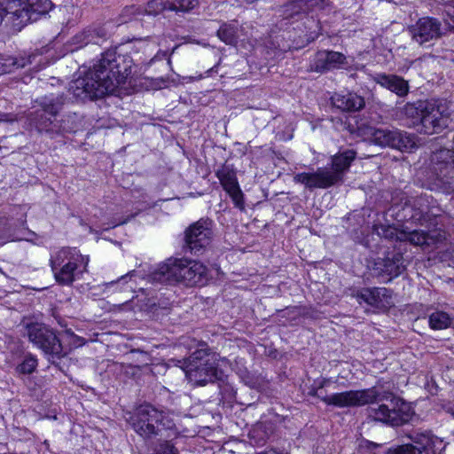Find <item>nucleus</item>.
Wrapping results in <instances>:
<instances>
[{
  "label": "nucleus",
  "instance_id": "nucleus-30",
  "mask_svg": "<svg viewBox=\"0 0 454 454\" xmlns=\"http://www.w3.org/2000/svg\"><path fill=\"white\" fill-rule=\"evenodd\" d=\"M306 317L304 309L299 307L287 308L282 311V317H286L291 324H298L301 317Z\"/></svg>",
  "mask_w": 454,
  "mask_h": 454
},
{
  "label": "nucleus",
  "instance_id": "nucleus-12",
  "mask_svg": "<svg viewBox=\"0 0 454 454\" xmlns=\"http://www.w3.org/2000/svg\"><path fill=\"white\" fill-rule=\"evenodd\" d=\"M213 223L208 219H200L185 231V243L193 254L203 251L213 239Z\"/></svg>",
  "mask_w": 454,
  "mask_h": 454
},
{
  "label": "nucleus",
  "instance_id": "nucleus-31",
  "mask_svg": "<svg viewBox=\"0 0 454 454\" xmlns=\"http://www.w3.org/2000/svg\"><path fill=\"white\" fill-rule=\"evenodd\" d=\"M375 81L380 86L388 89L390 91L397 93V79L395 75L378 74Z\"/></svg>",
  "mask_w": 454,
  "mask_h": 454
},
{
  "label": "nucleus",
  "instance_id": "nucleus-41",
  "mask_svg": "<svg viewBox=\"0 0 454 454\" xmlns=\"http://www.w3.org/2000/svg\"><path fill=\"white\" fill-rule=\"evenodd\" d=\"M12 240H13V239H12V238L8 237V238H6L5 239H4V240L0 241V245H1V244L5 243V242H7V241H12Z\"/></svg>",
  "mask_w": 454,
  "mask_h": 454
},
{
  "label": "nucleus",
  "instance_id": "nucleus-17",
  "mask_svg": "<svg viewBox=\"0 0 454 454\" xmlns=\"http://www.w3.org/2000/svg\"><path fill=\"white\" fill-rule=\"evenodd\" d=\"M407 439L419 444L420 450H423V454H441L445 448L440 438L429 434L419 433L415 430L409 432Z\"/></svg>",
  "mask_w": 454,
  "mask_h": 454
},
{
  "label": "nucleus",
  "instance_id": "nucleus-18",
  "mask_svg": "<svg viewBox=\"0 0 454 454\" xmlns=\"http://www.w3.org/2000/svg\"><path fill=\"white\" fill-rule=\"evenodd\" d=\"M362 135L366 136L372 142L380 146L395 147V134L392 131L375 129L371 126L364 128L359 127Z\"/></svg>",
  "mask_w": 454,
  "mask_h": 454
},
{
  "label": "nucleus",
  "instance_id": "nucleus-32",
  "mask_svg": "<svg viewBox=\"0 0 454 454\" xmlns=\"http://www.w3.org/2000/svg\"><path fill=\"white\" fill-rule=\"evenodd\" d=\"M36 366L37 360L32 356H27L17 366L16 371L20 374H30L35 370Z\"/></svg>",
  "mask_w": 454,
  "mask_h": 454
},
{
  "label": "nucleus",
  "instance_id": "nucleus-6",
  "mask_svg": "<svg viewBox=\"0 0 454 454\" xmlns=\"http://www.w3.org/2000/svg\"><path fill=\"white\" fill-rule=\"evenodd\" d=\"M324 387L325 381H323L317 389L310 391V395L320 398L327 405H333L338 408L364 406L379 401L390 399L391 402H393L394 400V395L392 393L383 394L376 387L363 390H349L330 395H322L320 389Z\"/></svg>",
  "mask_w": 454,
  "mask_h": 454
},
{
  "label": "nucleus",
  "instance_id": "nucleus-27",
  "mask_svg": "<svg viewBox=\"0 0 454 454\" xmlns=\"http://www.w3.org/2000/svg\"><path fill=\"white\" fill-rule=\"evenodd\" d=\"M357 300L361 303L362 301L378 307L381 301L380 292L377 287L364 288L357 295Z\"/></svg>",
  "mask_w": 454,
  "mask_h": 454
},
{
  "label": "nucleus",
  "instance_id": "nucleus-22",
  "mask_svg": "<svg viewBox=\"0 0 454 454\" xmlns=\"http://www.w3.org/2000/svg\"><path fill=\"white\" fill-rule=\"evenodd\" d=\"M31 63V57L26 59L24 58L17 59L12 56H0V75L11 73L18 68L25 67Z\"/></svg>",
  "mask_w": 454,
  "mask_h": 454
},
{
  "label": "nucleus",
  "instance_id": "nucleus-40",
  "mask_svg": "<svg viewBox=\"0 0 454 454\" xmlns=\"http://www.w3.org/2000/svg\"><path fill=\"white\" fill-rule=\"evenodd\" d=\"M257 454H281V453L273 449H270V450H266L264 451L259 452Z\"/></svg>",
  "mask_w": 454,
  "mask_h": 454
},
{
  "label": "nucleus",
  "instance_id": "nucleus-21",
  "mask_svg": "<svg viewBox=\"0 0 454 454\" xmlns=\"http://www.w3.org/2000/svg\"><path fill=\"white\" fill-rule=\"evenodd\" d=\"M403 239L408 240L410 243L421 247L424 249L434 243L433 237L420 231H414L409 234H405L399 230V241Z\"/></svg>",
  "mask_w": 454,
  "mask_h": 454
},
{
  "label": "nucleus",
  "instance_id": "nucleus-8",
  "mask_svg": "<svg viewBox=\"0 0 454 454\" xmlns=\"http://www.w3.org/2000/svg\"><path fill=\"white\" fill-rule=\"evenodd\" d=\"M20 325L27 336L36 348L43 350L52 358L59 359L66 355L59 339L52 329L43 323L33 321L31 318H24Z\"/></svg>",
  "mask_w": 454,
  "mask_h": 454
},
{
  "label": "nucleus",
  "instance_id": "nucleus-38",
  "mask_svg": "<svg viewBox=\"0 0 454 454\" xmlns=\"http://www.w3.org/2000/svg\"><path fill=\"white\" fill-rule=\"evenodd\" d=\"M66 333L74 339L73 344L76 347L82 346L85 343L84 340L75 335L71 330H67Z\"/></svg>",
  "mask_w": 454,
  "mask_h": 454
},
{
  "label": "nucleus",
  "instance_id": "nucleus-37",
  "mask_svg": "<svg viewBox=\"0 0 454 454\" xmlns=\"http://www.w3.org/2000/svg\"><path fill=\"white\" fill-rule=\"evenodd\" d=\"M408 90V82L399 77V97L405 96Z\"/></svg>",
  "mask_w": 454,
  "mask_h": 454
},
{
  "label": "nucleus",
  "instance_id": "nucleus-26",
  "mask_svg": "<svg viewBox=\"0 0 454 454\" xmlns=\"http://www.w3.org/2000/svg\"><path fill=\"white\" fill-rule=\"evenodd\" d=\"M418 419L412 404L399 397V426Z\"/></svg>",
  "mask_w": 454,
  "mask_h": 454
},
{
  "label": "nucleus",
  "instance_id": "nucleus-14",
  "mask_svg": "<svg viewBox=\"0 0 454 454\" xmlns=\"http://www.w3.org/2000/svg\"><path fill=\"white\" fill-rule=\"evenodd\" d=\"M410 33L413 40L422 45L441 37L442 35V24L437 19L424 17L410 27Z\"/></svg>",
  "mask_w": 454,
  "mask_h": 454
},
{
  "label": "nucleus",
  "instance_id": "nucleus-25",
  "mask_svg": "<svg viewBox=\"0 0 454 454\" xmlns=\"http://www.w3.org/2000/svg\"><path fill=\"white\" fill-rule=\"evenodd\" d=\"M409 432L402 430L399 431V454H423V450H420L419 444L407 439Z\"/></svg>",
  "mask_w": 454,
  "mask_h": 454
},
{
  "label": "nucleus",
  "instance_id": "nucleus-36",
  "mask_svg": "<svg viewBox=\"0 0 454 454\" xmlns=\"http://www.w3.org/2000/svg\"><path fill=\"white\" fill-rule=\"evenodd\" d=\"M359 447L362 450H365L369 452L375 453V450L380 448L381 445L368 440H362L359 443Z\"/></svg>",
  "mask_w": 454,
  "mask_h": 454
},
{
  "label": "nucleus",
  "instance_id": "nucleus-5",
  "mask_svg": "<svg viewBox=\"0 0 454 454\" xmlns=\"http://www.w3.org/2000/svg\"><path fill=\"white\" fill-rule=\"evenodd\" d=\"M89 257L82 255L75 247H62L52 253L50 265L57 282L71 284L81 279L86 271Z\"/></svg>",
  "mask_w": 454,
  "mask_h": 454
},
{
  "label": "nucleus",
  "instance_id": "nucleus-24",
  "mask_svg": "<svg viewBox=\"0 0 454 454\" xmlns=\"http://www.w3.org/2000/svg\"><path fill=\"white\" fill-rule=\"evenodd\" d=\"M395 403H393V407L390 409L386 404L380 405L378 410H373L375 419L382 422L395 426L397 419V411L395 410Z\"/></svg>",
  "mask_w": 454,
  "mask_h": 454
},
{
  "label": "nucleus",
  "instance_id": "nucleus-42",
  "mask_svg": "<svg viewBox=\"0 0 454 454\" xmlns=\"http://www.w3.org/2000/svg\"><path fill=\"white\" fill-rule=\"evenodd\" d=\"M393 454H397V450H394Z\"/></svg>",
  "mask_w": 454,
  "mask_h": 454
},
{
  "label": "nucleus",
  "instance_id": "nucleus-4",
  "mask_svg": "<svg viewBox=\"0 0 454 454\" xmlns=\"http://www.w3.org/2000/svg\"><path fill=\"white\" fill-rule=\"evenodd\" d=\"M355 158L356 153L354 151H345L332 158L331 168H318L315 172L295 174L294 181L310 190L329 188L343 180L344 174L348 171Z\"/></svg>",
  "mask_w": 454,
  "mask_h": 454
},
{
  "label": "nucleus",
  "instance_id": "nucleus-2",
  "mask_svg": "<svg viewBox=\"0 0 454 454\" xmlns=\"http://www.w3.org/2000/svg\"><path fill=\"white\" fill-rule=\"evenodd\" d=\"M207 267L194 260L169 257L156 267L150 268L145 274L144 270H132L121 276L120 280L145 281L155 283L193 281L194 283L208 280Z\"/></svg>",
  "mask_w": 454,
  "mask_h": 454
},
{
  "label": "nucleus",
  "instance_id": "nucleus-1",
  "mask_svg": "<svg viewBox=\"0 0 454 454\" xmlns=\"http://www.w3.org/2000/svg\"><path fill=\"white\" fill-rule=\"evenodd\" d=\"M132 59L107 51L83 76L72 82L69 90L81 100L96 99L114 93L117 89L127 90L133 85Z\"/></svg>",
  "mask_w": 454,
  "mask_h": 454
},
{
  "label": "nucleus",
  "instance_id": "nucleus-3",
  "mask_svg": "<svg viewBox=\"0 0 454 454\" xmlns=\"http://www.w3.org/2000/svg\"><path fill=\"white\" fill-rule=\"evenodd\" d=\"M180 346L189 351L194 349L187 358L171 360L184 372L189 382L195 387H203L220 380L222 372L206 342L186 337L181 340Z\"/></svg>",
  "mask_w": 454,
  "mask_h": 454
},
{
  "label": "nucleus",
  "instance_id": "nucleus-23",
  "mask_svg": "<svg viewBox=\"0 0 454 454\" xmlns=\"http://www.w3.org/2000/svg\"><path fill=\"white\" fill-rule=\"evenodd\" d=\"M453 318L442 310H435L428 316V324L433 330H444L452 325Z\"/></svg>",
  "mask_w": 454,
  "mask_h": 454
},
{
  "label": "nucleus",
  "instance_id": "nucleus-20",
  "mask_svg": "<svg viewBox=\"0 0 454 454\" xmlns=\"http://www.w3.org/2000/svg\"><path fill=\"white\" fill-rule=\"evenodd\" d=\"M153 4L160 5L162 10L186 12L199 4L198 0H153Z\"/></svg>",
  "mask_w": 454,
  "mask_h": 454
},
{
  "label": "nucleus",
  "instance_id": "nucleus-13",
  "mask_svg": "<svg viewBox=\"0 0 454 454\" xmlns=\"http://www.w3.org/2000/svg\"><path fill=\"white\" fill-rule=\"evenodd\" d=\"M439 181L448 192H454V151L442 149L433 156Z\"/></svg>",
  "mask_w": 454,
  "mask_h": 454
},
{
  "label": "nucleus",
  "instance_id": "nucleus-15",
  "mask_svg": "<svg viewBox=\"0 0 454 454\" xmlns=\"http://www.w3.org/2000/svg\"><path fill=\"white\" fill-rule=\"evenodd\" d=\"M344 54L334 51H319L310 61V69L317 73H325L347 65Z\"/></svg>",
  "mask_w": 454,
  "mask_h": 454
},
{
  "label": "nucleus",
  "instance_id": "nucleus-9",
  "mask_svg": "<svg viewBox=\"0 0 454 454\" xmlns=\"http://www.w3.org/2000/svg\"><path fill=\"white\" fill-rule=\"evenodd\" d=\"M51 0H9L6 3V12L10 15L11 25L20 30L28 22L36 21L51 9Z\"/></svg>",
  "mask_w": 454,
  "mask_h": 454
},
{
  "label": "nucleus",
  "instance_id": "nucleus-35",
  "mask_svg": "<svg viewBox=\"0 0 454 454\" xmlns=\"http://www.w3.org/2000/svg\"><path fill=\"white\" fill-rule=\"evenodd\" d=\"M415 146V142L410 139L407 133L399 132V151L403 149L408 150L411 149Z\"/></svg>",
  "mask_w": 454,
  "mask_h": 454
},
{
  "label": "nucleus",
  "instance_id": "nucleus-29",
  "mask_svg": "<svg viewBox=\"0 0 454 454\" xmlns=\"http://www.w3.org/2000/svg\"><path fill=\"white\" fill-rule=\"evenodd\" d=\"M95 32V30L87 29L75 35L72 38V44L75 46L74 50L82 48L88 43H98V41L95 38L94 35ZM72 51H74V49Z\"/></svg>",
  "mask_w": 454,
  "mask_h": 454
},
{
  "label": "nucleus",
  "instance_id": "nucleus-7",
  "mask_svg": "<svg viewBox=\"0 0 454 454\" xmlns=\"http://www.w3.org/2000/svg\"><path fill=\"white\" fill-rule=\"evenodd\" d=\"M133 429L144 439L161 434L163 429L173 427L172 421L150 404L140 405L129 419Z\"/></svg>",
  "mask_w": 454,
  "mask_h": 454
},
{
  "label": "nucleus",
  "instance_id": "nucleus-28",
  "mask_svg": "<svg viewBox=\"0 0 454 454\" xmlns=\"http://www.w3.org/2000/svg\"><path fill=\"white\" fill-rule=\"evenodd\" d=\"M217 35L221 41L227 44H233L237 41L238 29L235 24H223L217 31Z\"/></svg>",
  "mask_w": 454,
  "mask_h": 454
},
{
  "label": "nucleus",
  "instance_id": "nucleus-19",
  "mask_svg": "<svg viewBox=\"0 0 454 454\" xmlns=\"http://www.w3.org/2000/svg\"><path fill=\"white\" fill-rule=\"evenodd\" d=\"M333 105L341 111H357L364 106V100L356 93H336L332 97Z\"/></svg>",
  "mask_w": 454,
  "mask_h": 454
},
{
  "label": "nucleus",
  "instance_id": "nucleus-43",
  "mask_svg": "<svg viewBox=\"0 0 454 454\" xmlns=\"http://www.w3.org/2000/svg\"><path fill=\"white\" fill-rule=\"evenodd\" d=\"M35 290H37V291H40V290H43V288L40 289V288H34Z\"/></svg>",
  "mask_w": 454,
  "mask_h": 454
},
{
  "label": "nucleus",
  "instance_id": "nucleus-33",
  "mask_svg": "<svg viewBox=\"0 0 454 454\" xmlns=\"http://www.w3.org/2000/svg\"><path fill=\"white\" fill-rule=\"evenodd\" d=\"M323 0H293V5L294 8H297V12H308L310 9L317 6L321 4Z\"/></svg>",
  "mask_w": 454,
  "mask_h": 454
},
{
  "label": "nucleus",
  "instance_id": "nucleus-34",
  "mask_svg": "<svg viewBox=\"0 0 454 454\" xmlns=\"http://www.w3.org/2000/svg\"><path fill=\"white\" fill-rule=\"evenodd\" d=\"M424 106V103H420L419 106H416L413 104H407L403 109V114L411 119H420L421 118V107Z\"/></svg>",
  "mask_w": 454,
  "mask_h": 454
},
{
  "label": "nucleus",
  "instance_id": "nucleus-10",
  "mask_svg": "<svg viewBox=\"0 0 454 454\" xmlns=\"http://www.w3.org/2000/svg\"><path fill=\"white\" fill-rule=\"evenodd\" d=\"M41 109L36 111L31 121L39 132L59 133L62 130L61 126L55 117L65 103L63 94H51L37 100Z\"/></svg>",
  "mask_w": 454,
  "mask_h": 454
},
{
  "label": "nucleus",
  "instance_id": "nucleus-16",
  "mask_svg": "<svg viewBox=\"0 0 454 454\" xmlns=\"http://www.w3.org/2000/svg\"><path fill=\"white\" fill-rule=\"evenodd\" d=\"M222 186L224 191L230 195L235 206L239 208H243V193L239 185L237 176L234 171L223 168L216 173Z\"/></svg>",
  "mask_w": 454,
  "mask_h": 454
},
{
  "label": "nucleus",
  "instance_id": "nucleus-11",
  "mask_svg": "<svg viewBox=\"0 0 454 454\" xmlns=\"http://www.w3.org/2000/svg\"><path fill=\"white\" fill-rule=\"evenodd\" d=\"M450 111L447 104L440 100L424 103L421 107V131L425 134L440 133L449 126Z\"/></svg>",
  "mask_w": 454,
  "mask_h": 454
},
{
  "label": "nucleus",
  "instance_id": "nucleus-39",
  "mask_svg": "<svg viewBox=\"0 0 454 454\" xmlns=\"http://www.w3.org/2000/svg\"><path fill=\"white\" fill-rule=\"evenodd\" d=\"M6 10V4L4 6L0 5V24L2 23L4 20V16L6 17V21L11 24V20L9 19L10 15L7 13Z\"/></svg>",
  "mask_w": 454,
  "mask_h": 454
}]
</instances>
